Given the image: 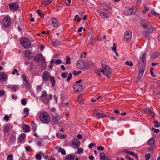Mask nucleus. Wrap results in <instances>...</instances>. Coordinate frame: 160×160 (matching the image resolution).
Instances as JSON below:
<instances>
[{
    "mask_svg": "<svg viewBox=\"0 0 160 160\" xmlns=\"http://www.w3.org/2000/svg\"><path fill=\"white\" fill-rule=\"evenodd\" d=\"M73 88L74 90L76 92H81L83 90L82 86L79 84H75L73 85Z\"/></svg>",
    "mask_w": 160,
    "mask_h": 160,
    "instance_id": "obj_13",
    "label": "nucleus"
},
{
    "mask_svg": "<svg viewBox=\"0 0 160 160\" xmlns=\"http://www.w3.org/2000/svg\"><path fill=\"white\" fill-rule=\"evenodd\" d=\"M72 144L73 147L77 148L79 147L80 144V142L78 139L75 138L73 140Z\"/></svg>",
    "mask_w": 160,
    "mask_h": 160,
    "instance_id": "obj_16",
    "label": "nucleus"
},
{
    "mask_svg": "<svg viewBox=\"0 0 160 160\" xmlns=\"http://www.w3.org/2000/svg\"><path fill=\"white\" fill-rule=\"evenodd\" d=\"M101 64L103 69H101V72L104 75L106 76L108 78H110V77L108 74L111 72L110 69L108 66L105 64L104 61H102Z\"/></svg>",
    "mask_w": 160,
    "mask_h": 160,
    "instance_id": "obj_4",
    "label": "nucleus"
},
{
    "mask_svg": "<svg viewBox=\"0 0 160 160\" xmlns=\"http://www.w3.org/2000/svg\"><path fill=\"white\" fill-rule=\"evenodd\" d=\"M104 10L106 11H108V13L112 14V7L110 5H105L103 7Z\"/></svg>",
    "mask_w": 160,
    "mask_h": 160,
    "instance_id": "obj_14",
    "label": "nucleus"
},
{
    "mask_svg": "<svg viewBox=\"0 0 160 160\" xmlns=\"http://www.w3.org/2000/svg\"><path fill=\"white\" fill-rule=\"evenodd\" d=\"M151 13L152 15H155V16H158L159 15V13H157L155 11H153V10H152V11Z\"/></svg>",
    "mask_w": 160,
    "mask_h": 160,
    "instance_id": "obj_62",
    "label": "nucleus"
},
{
    "mask_svg": "<svg viewBox=\"0 0 160 160\" xmlns=\"http://www.w3.org/2000/svg\"><path fill=\"white\" fill-rule=\"evenodd\" d=\"M81 73V71H74L72 72V73L74 76H76L80 74Z\"/></svg>",
    "mask_w": 160,
    "mask_h": 160,
    "instance_id": "obj_50",
    "label": "nucleus"
},
{
    "mask_svg": "<svg viewBox=\"0 0 160 160\" xmlns=\"http://www.w3.org/2000/svg\"><path fill=\"white\" fill-rule=\"evenodd\" d=\"M72 74L71 73H69L68 76L67 78V82L69 81L72 78Z\"/></svg>",
    "mask_w": 160,
    "mask_h": 160,
    "instance_id": "obj_57",
    "label": "nucleus"
},
{
    "mask_svg": "<svg viewBox=\"0 0 160 160\" xmlns=\"http://www.w3.org/2000/svg\"><path fill=\"white\" fill-rule=\"evenodd\" d=\"M97 74L100 78L101 77V74L99 70L98 69H95L94 71Z\"/></svg>",
    "mask_w": 160,
    "mask_h": 160,
    "instance_id": "obj_46",
    "label": "nucleus"
},
{
    "mask_svg": "<svg viewBox=\"0 0 160 160\" xmlns=\"http://www.w3.org/2000/svg\"><path fill=\"white\" fill-rule=\"evenodd\" d=\"M58 151L59 152H61V154L63 155H65L66 154L65 150L60 147H58L57 148Z\"/></svg>",
    "mask_w": 160,
    "mask_h": 160,
    "instance_id": "obj_29",
    "label": "nucleus"
},
{
    "mask_svg": "<svg viewBox=\"0 0 160 160\" xmlns=\"http://www.w3.org/2000/svg\"><path fill=\"white\" fill-rule=\"evenodd\" d=\"M111 14L109 13H106L103 12H100L99 15L102 18H108L110 17Z\"/></svg>",
    "mask_w": 160,
    "mask_h": 160,
    "instance_id": "obj_17",
    "label": "nucleus"
},
{
    "mask_svg": "<svg viewBox=\"0 0 160 160\" xmlns=\"http://www.w3.org/2000/svg\"><path fill=\"white\" fill-rule=\"evenodd\" d=\"M76 66L78 68L83 69L85 68V64L82 61L78 60L76 62Z\"/></svg>",
    "mask_w": 160,
    "mask_h": 160,
    "instance_id": "obj_11",
    "label": "nucleus"
},
{
    "mask_svg": "<svg viewBox=\"0 0 160 160\" xmlns=\"http://www.w3.org/2000/svg\"><path fill=\"white\" fill-rule=\"evenodd\" d=\"M147 150L149 152L152 153L154 152V148L152 147H150L147 148Z\"/></svg>",
    "mask_w": 160,
    "mask_h": 160,
    "instance_id": "obj_58",
    "label": "nucleus"
},
{
    "mask_svg": "<svg viewBox=\"0 0 160 160\" xmlns=\"http://www.w3.org/2000/svg\"><path fill=\"white\" fill-rule=\"evenodd\" d=\"M52 0H45L42 2L41 3L45 5H48L52 2Z\"/></svg>",
    "mask_w": 160,
    "mask_h": 160,
    "instance_id": "obj_31",
    "label": "nucleus"
},
{
    "mask_svg": "<svg viewBox=\"0 0 160 160\" xmlns=\"http://www.w3.org/2000/svg\"><path fill=\"white\" fill-rule=\"evenodd\" d=\"M39 119L42 123L48 124L50 121V118L49 114L45 112H41L39 115Z\"/></svg>",
    "mask_w": 160,
    "mask_h": 160,
    "instance_id": "obj_3",
    "label": "nucleus"
},
{
    "mask_svg": "<svg viewBox=\"0 0 160 160\" xmlns=\"http://www.w3.org/2000/svg\"><path fill=\"white\" fill-rule=\"evenodd\" d=\"M77 101L78 103L81 104H83L84 103V101L82 98V96L81 95L78 96Z\"/></svg>",
    "mask_w": 160,
    "mask_h": 160,
    "instance_id": "obj_32",
    "label": "nucleus"
},
{
    "mask_svg": "<svg viewBox=\"0 0 160 160\" xmlns=\"http://www.w3.org/2000/svg\"><path fill=\"white\" fill-rule=\"evenodd\" d=\"M21 102L22 105H25L27 103V102H26V98H22L21 101Z\"/></svg>",
    "mask_w": 160,
    "mask_h": 160,
    "instance_id": "obj_48",
    "label": "nucleus"
},
{
    "mask_svg": "<svg viewBox=\"0 0 160 160\" xmlns=\"http://www.w3.org/2000/svg\"><path fill=\"white\" fill-rule=\"evenodd\" d=\"M148 10V8L146 7H145L144 9L142 11V12H143V13L144 14Z\"/></svg>",
    "mask_w": 160,
    "mask_h": 160,
    "instance_id": "obj_64",
    "label": "nucleus"
},
{
    "mask_svg": "<svg viewBox=\"0 0 160 160\" xmlns=\"http://www.w3.org/2000/svg\"><path fill=\"white\" fill-rule=\"evenodd\" d=\"M153 123L154 124V127L155 128H159L160 126V124L157 121H154Z\"/></svg>",
    "mask_w": 160,
    "mask_h": 160,
    "instance_id": "obj_45",
    "label": "nucleus"
},
{
    "mask_svg": "<svg viewBox=\"0 0 160 160\" xmlns=\"http://www.w3.org/2000/svg\"><path fill=\"white\" fill-rule=\"evenodd\" d=\"M60 118L59 115H55L52 116V122L53 124H57L60 119Z\"/></svg>",
    "mask_w": 160,
    "mask_h": 160,
    "instance_id": "obj_21",
    "label": "nucleus"
},
{
    "mask_svg": "<svg viewBox=\"0 0 160 160\" xmlns=\"http://www.w3.org/2000/svg\"><path fill=\"white\" fill-rule=\"evenodd\" d=\"M20 43L23 47L26 48H29L31 44L30 41L26 38H23L21 39Z\"/></svg>",
    "mask_w": 160,
    "mask_h": 160,
    "instance_id": "obj_6",
    "label": "nucleus"
},
{
    "mask_svg": "<svg viewBox=\"0 0 160 160\" xmlns=\"http://www.w3.org/2000/svg\"><path fill=\"white\" fill-rule=\"evenodd\" d=\"M36 89L38 92H40L42 91V88L41 86L38 85Z\"/></svg>",
    "mask_w": 160,
    "mask_h": 160,
    "instance_id": "obj_63",
    "label": "nucleus"
},
{
    "mask_svg": "<svg viewBox=\"0 0 160 160\" xmlns=\"http://www.w3.org/2000/svg\"><path fill=\"white\" fill-rule=\"evenodd\" d=\"M47 92L45 90L42 91L41 96L40 97V99L42 102L45 104H48L49 101L52 98V95L51 94H49L48 96Z\"/></svg>",
    "mask_w": 160,
    "mask_h": 160,
    "instance_id": "obj_1",
    "label": "nucleus"
},
{
    "mask_svg": "<svg viewBox=\"0 0 160 160\" xmlns=\"http://www.w3.org/2000/svg\"><path fill=\"white\" fill-rule=\"evenodd\" d=\"M159 55V53L158 52H155L153 53L151 56V58L154 59L156 58Z\"/></svg>",
    "mask_w": 160,
    "mask_h": 160,
    "instance_id": "obj_39",
    "label": "nucleus"
},
{
    "mask_svg": "<svg viewBox=\"0 0 160 160\" xmlns=\"http://www.w3.org/2000/svg\"><path fill=\"white\" fill-rule=\"evenodd\" d=\"M132 33V32L129 30L125 32L124 37V40L127 43L129 42L131 40Z\"/></svg>",
    "mask_w": 160,
    "mask_h": 160,
    "instance_id": "obj_7",
    "label": "nucleus"
},
{
    "mask_svg": "<svg viewBox=\"0 0 160 160\" xmlns=\"http://www.w3.org/2000/svg\"><path fill=\"white\" fill-rule=\"evenodd\" d=\"M31 53V52L29 51H27L25 53V56L26 57H28L29 60L31 58V57L30 56V55Z\"/></svg>",
    "mask_w": 160,
    "mask_h": 160,
    "instance_id": "obj_40",
    "label": "nucleus"
},
{
    "mask_svg": "<svg viewBox=\"0 0 160 160\" xmlns=\"http://www.w3.org/2000/svg\"><path fill=\"white\" fill-rule=\"evenodd\" d=\"M37 125L36 124L33 123L32 125V129L33 132H35L37 130Z\"/></svg>",
    "mask_w": 160,
    "mask_h": 160,
    "instance_id": "obj_42",
    "label": "nucleus"
},
{
    "mask_svg": "<svg viewBox=\"0 0 160 160\" xmlns=\"http://www.w3.org/2000/svg\"><path fill=\"white\" fill-rule=\"evenodd\" d=\"M7 160H13V155L10 154L8 155L7 158Z\"/></svg>",
    "mask_w": 160,
    "mask_h": 160,
    "instance_id": "obj_49",
    "label": "nucleus"
},
{
    "mask_svg": "<svg viewBox=\"0 0 160 160\" xmlns=\"http://www.w3.org/2000/svg\"><path fill=\"white\" fill-rule=\"evenodd\" d=\"M53 27L57 28L59 26V22L58 19L55 18H52L51 19Z\"/></svg>",
    "mask_w": 160,
    "mask_h": 160,
    "instance_id": "obj_12",
    "label": "nucleus"
},
{
    "mask_svg": "<svg viewBox=\"0 0 160 160\" xmlns=\"http://www.w3.org/2000/svg\"><path fill=\"white\" fill-rule=\"evenodd\" d=\"M94 116L97 117L98 118L100 119L107 117V116L104 114L98 112L94 113Z\"/></svg>",
    "mask_w": 160,
    "mask_h": 160,
    "instance_id": "obj_23",
    "label": "nucleus"
},
{
    "mask_svg": "<svg viewBox=\"0 0 160 160\" xmlns=\"http://www.w3.org/2000/svg\"><path fill=\"white\" fill-rule=\"evenodd\" d=\"M19 86L16 85H12L8 86V88L12 92H15L18 89Z\"/></svg>",
    "mask_w": 160,
    "mask_h": 160,
    "instance_id": "obj_22",
    "label": "nucleus"
},
{
    "mask_svg": "<svg viewBox=\"0 0 160 160\" xmlns=\"http://www.w3.org/2000/svg\"><path fill=\"white\" fill-rule=\"evenodd\" d=\"M22 129L24 132H28L30 131V128L28 125L25 124L23 126Z\"/></svg>",
    "mask_w": 160,
    "mask_h": 160,
    "instance_id": "obj_27",
    "label": "nucleus"
},
{
    "mask_svg": "<svg viewBox=\"0 0 160 160\" xmlns=\"http://www.w3.org/2000/svg\"><path fill=\"white\" fill-rule=\"evenodd\" d=\"M144 69H140L139 70L138 77H141L143 74Z\"/></svg>",
    "mask_w": 160,
    "mask_h": 160,
    "instance_id": "obj_47",
    "label": "nucleus"
},
{
    "mask_svg": "<svg viewBox=\"0 0 160 160\" xmlns=\"http://www.w3.org/2000/svg\"><path fill=\"white\" fill-rule=\"evenodd\" d=\"M122 154L124 155H131L134 157L138 158V156L134 152H132L131 151L128 149H126L123 150L122 151Z\"/></svg>",
    "mask_w": 160,
    "mask_h": 160,
    "instance_id": "obj_9",
    "label": "nucleus"
},
{
    "mask_svg": "<svg viewBox=\"0 0 160 160\" xmlns=\"http://www.w3.org/2000/svg\"><path fill=\"white\" fill-rule=\"evenodd\" d=\"M26 137V134L25 133H22L18 138V141L20 142H23Z\"/></svg>",
    "mask_w": 160,
    "mask_h": 160,
    "instance_id": "obj_28",
    "label": "nucleus"
},
{
    "mask_svg": "<svg viewBox=\"0 0 160 160\" xmlns=\"http://www.w3.org/2000/svg\"><path fill=\"white\" fill-rule=\"evenodd\" d=\"M57 137L61 139H64L66 138V136L65 135H63L59 133H56Z\"/></svg>",
    "mask_w": 160,
    "mask_h": 160,
    "instance_id": "obj_35",
    "label": "nucleus"
},
{
    "mask_svg": "<svg viewBox=\"0 0 160 160\" xmlns=\"http://www.w3.org/2000/svg\"><path fill=\"white\" fill-rule=\"evenodd\" d=\"M61 62L62 61L60 59L56 60L55 62V63L57 65L60 64Z\"/></svg>",
    "mask_w": 160,
    "mask_h": 160,
    "instance_id": "obj_61",
    "label": "nucleus"
},
{
    "mask_svg": "<svg viewBox=\"0 0 160 160\" xmlns=\"http://www.w3.org/2000/svg\"><path fill=\"white\" fill-rule=\"evenodd\" d=\"M7 77L6 74L2 72H0V81L4 82L6 81Z\"/></svg>",
    "mask_w": 160,
    "mask_h": 160,
    "instance_id": "obj_20",
    "label": "nucleus"
},
{
    "mask_svg": "<svg viewBox=\"0 0 160 160\" xmlns=\"http://www.w3.org/2000/svg\"><path fill=\"white\" fill-rule=\"evenodd\" d=\"M112 50L114 52L117 51V45L116 43H114L113 44V47L112 48Z\"/></svg>",
    "mask_w": 160,
    "mask_h": 160,
    "instance_id": "obj_56",
    "label": "nucleus"
},
{
    "mask_svg": "<svg viewBox=\"0 0 160 160\" xmlns=\"http://www.w3.org/2000/svg\"><path fill=\"white\" fill-rule=\"evenodd\" d=\"M52 43L54 46H57L59 44V42L58 40H52Z\"/></svg>",
    "mask_w": 160,
    "mask_h": 160,
    "instance_id": "obj_43",
    "label": "nucleus"
},
{
    "mask_svg": "<svg viewBox=\"0 0 160 160\" xmlns=\"http://www.w3.org/2000/svg\"><path fill=\"white\" fill-rule=\"evenodd\" d=\"M37 144L38 145L41 146L42 145V140L40 139H37Z\"/></svg>",
    "mask_w": 160,
    "mask_h": 160,
    "instance_id": "obj_54",
    "label": "nucleus"
},
{
    "mask_svg": "<svg viewBox=\"0 0 160 160\" xmlns=\"http://www.w3.org/2000/svg\"><path fill=\"white\" fill-rule=\"evenodd\" d=\"M25 149L26 151L27 152H28L29 151H32V150L31 148V147L29 146L28 147H25Z\"/></svg>",
    "mask_w": 160,
    "mask_h": 160,
    "instance_id": "obj_59",
    "label": "nucleus"
},
{
    "mask_svg": "<svg viewBox=\"0 0 160 160\" xmlns=\"http://www.w3.org/2000/svg\"><path fill=\"white\" fill-rule=\"evenodd\" d=\"M49 80L52 83V86L53 87H54L56 84L55 80L53 76H51Z\"/></svg>",
    "mask_w": 160,
    "mask_h": 160,
    "instance_id": "obj_33",
    "label": "nucleus"
},
{
    "mask_svg": "<svg viewBox=\"0 0 160 160\" xmlns=\"http://www.w3.org/2000/svg\"><path fill=\"white\" fill-rule=\"evenodd\" d=\"M66 63L68 65H69L71 63L70 58L68 56H67L66 57Z\"/></svg>",
    "mask_w": 160,
    "mask_h": 160,
    "instance_id": "obj_41",
    "label": "nucleus"
},
{
    "mask_svg": "<svg viewBox=\"0 0 160 160\" xmlns=\"http://www.w3.org/2000/svg\"><path fill=\"white\" fill-rule=\"evenodd\" d=\"M142 35L144 37L150 39V36L148 32L146 31H143L142 33Z\"/></svg>",
    "mask_w": 160,
    "mask_h": 160,
    "instance_id": "obj_38",
    "label": "nucleus"
},
{
    "mask_svg": "<svg viewBox=\"0 0 160 160\" xmlns=\"http://www.w3.org/2000/svg\"><path fill=\"white\" fill-rule=\"evenodd\" d=\"M75 158V155L73 154H71L66 155L63 160H73Z\"/></svg>",
    "mask_w": 160,
    "mask_h": 160,
    "instance_id": "obj_26",
    "label": "nucleus"
},
{
    "mask_svg": "<svg viewBox=\"0 0 160 160\" xmlns=\"http://www.w3.org/2000/svg\"><path fill=\"white\" fill-rule=\"evenodd\" d=\"M51 77L50 74L48 71H44L42 74V78L43 80L45 82L48 81Z\"/></svg>",
    "mask_w": 160,
    "mask_h": 160,
    "instance_id": "obj_10",
    "label": "nucleus"
},
{
    "mask_svg": "<svg viewBox=\"0 0 160 160\" xmlns=\"http://www.w3.org/2000/svg\"><path fill=\"white\" fill-rule=\"evenodd\" d=\"M24 112L25 113V115L23 117V118H25L26 117L29 116V110L28 108H24Z\"/></svg>",
    "mask_w": 160,
    "mask_h": 160,
    "instance_id": "obj_36",
    "label": "nucleus"
},
{
    "mask_svg": "<svg viewBox=\"0 0 160 160\" xmlns=\"http://www.w3.org/2000/svg\"><path fill=\"white\" fill-rule=\"evenodd\" d=\"M125 64L130 67L132 66L133 65L132 62L131 61H126L125 62Z\"/></svg>",
    "mask_w": 160,
    "mask_h": 160,
    "instance_id": "obj_44",
    "label": "nucleus"
},
{
    "mask_svg": "<svg viewBox=\"0 0 160 160\" xmlns=\"http://www.w3.org/2000/svg\"><path fill=\"white\" fill-rule=\"evenodd\" d=\"M10 8L11 10H17L19 8V6L18 4L14 3H12L9 5Z\"/></svg>",
    "mask_w": 160,
    "mask_h": 160,
    "instance_id": "obj_18",
    "label": "nucleus"
},
{
    "mask_svg": "<svg viewBox=\"0 0 160 160\" xmlns=\"http://www.w3.org/2000/svg\"><path fill=\"white\" fill-rule=\"evenodd\" d=\"M43 57L42 54H38L34 58V60L35 62H39L42 58H43Z\"/></svg>",
    "mask_w": 160,
    "mask_h": 160,
    "instance_id": "obj_25",
    "label": "nucleus"
},
{
    "mask_svg": "<svg viewBox=\"0 0 160 160\" xmlns=\"http://www.w3.org/2000/svg\"><path fill=\"white\" fill-rule=\"evenodd\" d=\"M68 74V73L62 72L61 74V76L62 78H65L67 77Z\"/></svg>",
    "mask_w": 160,
    "mask_h": 160,
    "instance_id": "obj_53",
    "label": "nucleus"
},
{
    "mask_svg": "<svg viewBox=\"0 0 160 160\" xmlns=\"http://www.w3.org/2000/svg\"><path fill=\"white\" fill-rule=\"evenodd\" d=\"M155 142V139L153 138H152L148 141L147 143L149 145H152Z\"/></svg>",
    "mask_w": 160,
    "mask_h": 160,
    "instance_id": "obj_30",
    "label": "nucleus"
},
{
    "mask_svg": "<svg viewBox=\"0 0 160 160\" xmlns=\"http://www.w3.org/2000/svg\"><path fill=\"white\" fill-rule=\"evenodd\" d=\"M137 11V9L135 6H132L131 8H127L123 12V14L125 15H128L135 14Z\"/></svg>",
    "mask_w": 160,
    "mask_h": 160,
    "instance_id": "obj_5",
    "label": "nucleus"
},
{
    "mask_svg": "<svg viewBox=\"0 0 160 160\" xmlns=\"http://www.w3.org/2000/svg\"><path fill=\"white\" fill-rule=\"evenodd\" d=\"M11 24V20L10 18L8 16L4 17L2 21L3 26L5 28H8L10 26Z\"/></svg>",
    "mask_w": 160,
    "mask_h": 160,
    "instance_id": "obj_8",
    "label": "nucleus"
},
{
    "mask_svg": "<svg viewBox=\"0 0 160 160\" xmlns=\"http://www.w3.org/2000/svg\"><path fill=\"white\" fill-rule=\"evenodd\" d=\"M99 157L101 160H110V158L106 156L105 153L103 152L101 153Z\"/></svg>",
    "mask_w": 160,
    "mask_h": 160,
    "instance_id": "obj_24",
    "label": "nucleus"
},
{
    "mask_svg": "<svg viewBox=\"0 0 160 160\" xmlns=\"http://www.w3.org/2000/svg\"><path fill=\"white\" fill-rule=\"evenodd\" d=\"M141 24L143 28L148 30L150 33L156 30V28L152 27L151 23L146 20H142L141 22Z\"/></svg>",
    "mask_w": 160,
    "mask_h": 160,
    "instance_id": "obj_2",
    "label": "nucleus"
},
{
    "mask_svg": "<svg viewBox=\"0 0 160 160\" xmlns=\"http://www.w3.org/2000/svg\"><path fill=\"white\" fill-rule=\"evenodd\" d=\"M39 16L41 18H43V15L42 14V13L40 10H36Z\"/></svg>",
    "mask_w": 160,
    "mask_h": 160,
    "instance_id": "obj_51",
    "label": "nucleus"
},
{
    "mask_svg": "<svg viewBox=\"0 0 160 160\" xmlns=\"http://www.w3.org/2000/svg\"><path fill=\"white\" fill-rule=\"evenodd\" d=\"M25 88L27 89H29L31 87V86L30 84V82L29 81L27 82H23Z\"/></svg>",
    "mask_w": 160,
    "mask_h": 160,
    "instance_id": "obj_37",
    "label": "nucleus"
},
{
    "mask_svg": "<svg viewBox=\"0 0 160 160\" xmlns=\"http://www.w3.org/2000/svg\"><path fill=\"white\" fill-rule=\"evenodd\" d=\"M12 127L9 124H7L4 125L3 126V130L5 133L8 132L11 129Z\"/></svg>",
    "mask_w": 160,
    "mask_h": 160,
    "instance_id": "obj_19",
    "label": "nucleus"
},
{
    "mask_svg": "<svg viewBox=\"0 0 160 160\" xmlns=\"http://www.w3.org/2000/svg\"><path fill=\"white\" fill-rule=\"evenodd\" d=\"M146 55L145 53L143 54L140 57L139 60L138 62V66L140 64V62H141L143 65H144L146 62Z\"/></svg>",
    "mask_w": 160,
    "mask_h": 160,
    "instance_id": "obj_15",
    "label": "nucleus"
},
{
    "mask_svg": "<svg viewBox=\"0 0 160 160\" xmlns=\"http://www.w3.org/2000/svg\"><path fill=\"white\" fill-rule=\"evenodd\" d=\"M151 156V154L149 153H147L145 154V159L146 160H148Z\"/></svg>",
    "mask_w": 160,
    "mask_h": 160,
    "instance_id": "obj_55",
    "label": "nucleus"
},
{
    "mask_svg": "<svg viewBox=\"0 0 160 160\" xmlns=\"http://www.w3.org/2000/svg\"><path fill=\"white\" fill-rule=\"evenodd\" d=\"M149 115L152 117H154V113L152 112L151 110H150L149 111V112L148 113Z\"/></svg>",
    "mask_w": 160,
    "mask_h": 160,
    "instance_id": "obj_60",
    "label": "nucleus"
},
{
    "mask_svg": "<svg viewBox=\"0 0 160 160\" xmlns=\"http://www.w3.org/2000/svg\"><path fill=\"white\" fill-rule=\"evenodd\" d=\"M36 158L37 160H41L42 158V156L39 154L36 155Z\"/></svg>",
    "mask_w": 160,
    "mask_h": 160,
    "instance_id": "obj_52",
    "label": "nucleus"
},
{
    "mask_svg": "<svg viewBox=\"0 0 160 160\" xmlns=\"http://www.w3.org/2000/svg\"><path fill=\"white\" fill-rule=\"evenodd\" d=\"M22 78L23 82L29 81V78L27 75L23 73L22 75Z\"/></svg>",
    "mask_w": 160,
    "mask_h": 160,
    "instance_id": "obj_34",
    "label": "nucleus"
}]
</instances>
